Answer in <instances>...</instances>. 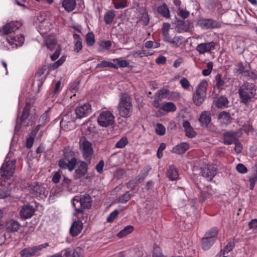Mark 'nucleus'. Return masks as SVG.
I'll use <instances>...</instances> for the list:
<instances>
[{"mask_svg": "<svg viewBox=\"0 0 257 257\" xmlns=\"http://www.w3.org/2000/svg\"><path fill=\"white\" fill-rule=\"evenodd\" d=\"M234 247V243L231 242H228L224 248L223 254L225 253H228L231 251Z\"/></svg>", "mask_w": 257, "mask_h": 257, "instance_id": "0e129e2a", "label": "nucleus"}, {"mask_svg": "<svg viewBox=\"0 0 257 257\" xmlns=\"http://www.w3.org/2000/svg\"><path fill=\"white\" fill-rule=\"evenodd\" d=\"M207 86L208 83L205 80H202L197 86L193 95V101L195 105L200 106L205 99Z\"/></svg>", "mask_w": 257, "mask_h": 257, "instance_id": "39448f33", "label": "nucleus"}, {"mask_svg": "<svg viewBox=\"0 0 257 257\" xmlns=\"http://www.w3.org/2000/svg\"><path fill=\"white\" fill-rule=\"evenodd\" d=\"M113 61L117 63L120 67H125L128 66V62L125 60H120L118 59H113Z\"/></svg>", "mask_w": 257, "mask_h": 257, "instance_id": "13d9d810", "label": "nucleus"}, {"mask_svg": "<svg viewBox=\"0 0 257 257\" xmlns=\"http://www.w3.org/2000/svg\"><path fill=\"white\" fill-rule=\"evenodd\" d=\"M215 241V239L211 237H204L201 241L202 248L204 250H208L212 246Z\"/></svg>", "mask_w": 257, "mask_h": 257, "instance_id": "c85d7f7f", "label": "nucleus"}, {"mask_svg": "<svg viewBox=\"0 0 257 257\" xmlns=\"http://www.w3.org/2000/svg\"><path fill=\"white\" fill-rule=\"evenodd\" d=\"M114 116L110 111H103L98 116L97 122L100 126L107 127L114 123Z\"/></svg>", "mask_w": 257, "mask_h": 257, "instance_id": "6e6552de", "label": "nucleus"}, {"mask_svg": "<svg viewBox=\"0 0 257 257\" xmlns=\"http://www.w3.org/2000/svg\"><path fill=\"white\" fill-rule=\"evenodd\" d=\"M171 25L169 23H164L163 24L162 33L163 36L164 41H169V30L170 29Z\"/></svg>", "mask_w": 257, "mask_h": 257, "instance_id": "c9c22d12", "label": "nucleus"}, {"mask_svg": "<svg viewBox=\"0 0 257 257\" xmlns=\"http://www.w3.org/2000/svg\"><path fill=\"white\" fill-rule=\"evenodd\" d=\"M151 169V168L149 166L144 167L142 170L141 173L132 181L133 183L135 185L141 183L147 176Z\"/></svg>", "mask_w": 257, "mask_h": 257, "instance_id": "4be33fe9", "label": "nucleus"}, {"mask_svg": "<svg viewBox=\"0 0 257 257\" xmlns=\"http://www.w3.org/2000/svg\"><path fill=\"white\" fill-rule=\"evenodd\" d=\"M76 119V117H72L71 114L68 113L63 116L61 121V123L64 124L65 123L74 122Z\"/></svg>", "mask_w": 257, "mask_h": 257, "instance_id": "49530a36", "label": "nucleus"}, {"mask_svg": "<svg viewBox=\"0 0 257 257\" xmlns=\"http://www.w3.org/2000/svg\"><path fill=\"white\" fill-rule=\"evenodd\" d=\"M237 69L236 72L239 74H242L244 72H246L248 76L251 77L252 79H255L257 77V75L251 71H245L244 65L242 63H239L236 65Z\"/></svg>", "mask_w": 257, "mask_h": 257, "instance_id": "c756f323", "label": "nucleus"}, {"mask_svg": "<svg viewBox=\"0 0 257 257\" xmlns=\"http://www.w3.org/2000/svg\"><path fill=\"white\" fill-rule=\"evenodd\" d=\"M191 23L190 21H182L179 22L176 26V29L179 33L187 32L190 29Z\"/></svg>", "mask_w": 257, "mask_h": 257, "instance_id": "b1692460", "label": "nucleus"}, {"mask_svg": "<svg viewBox=\"0 0 257 257\" xmlns=\"http://www.w3.org/2000/svg\"><path fill=\"white\" fill-rule=\"evenodd\" d=\"M215 43L211 42L208 43H201L198 44L196 47V50L201 54L209 52L215 48Z\"/></svg>", "mask_w": 257, "mask_h": 257, "instance_id": "dca6fc26", "label": "nucleus"}, {"mask_svg": "<svg viewBox=\"0 0 257 257\" xmlns=\"http://www.w3.org/2000/svg\"><path fill=\"white\" fill-rule=\"evenodd\" d=\"M213 66V63L212 62H209L207 64V69H204L202 74L204 76H208L211 72Z\"/></svg>", "mask_w": 257, "mask_h": 257, "instance_id": "a18cd8bd", "label": "nucleus"}, {"mask_svg": "<svg viewBox=\"0 0 257 257\" xmlns=\"http://www.w3.org/2000/svg\"><path fill=\"white\" fill-rule=\"evenodd\" d=\"M91 111V105L88 103L78 106L75 109L76 118H82L86 117Z\"/></svg>", "mask_w": 257, "mask_h": 257, "instance_id": "ddd939ff", "label": "nucleus"}, {"mask_svg": "<svg viewBox=\"0 0 257 257\" xmlns=\"http://www.w3.org/2000/svg\"><path fill=\"white\" fill-rule=\"evenodd\" d=\"M79 149L82 153V156L85 160L90 163L92 156L93 154V150L92 144L90 143L85 137H81L79 142Z\"/></svg>", "mask_w": 257, "mask_h": 257, "instance_id": "423d86ee", "label": "nucleus"}, {"mask_svg": "<svg viewBox=\"0 0 257 257\" xmlns=\"http://www.w3.org/2000/svg\"><path fill=\"white\" fill-rule=\"evenodd\" d=\"M169 41H165L172 44L173 47H178L183 42V37L181 36H175L173 38L169 37Z\"/></svg>", "mask_w": 257, "mask_h": 257, "instance_id": "473e14b6", "label": "nucleus"}, {"mask_svg": "<svg viewBox=\"0 0 257 257\" xmlns=\"http://www.w3.org/2000/svg\"><path fill=\"white\" fill-rule=\"evenodd\" d=\"M211 120V113L209 111H204L200 114L198 118L202 126L207 127Z\"/></svg>", "mask_w": 257, "mask_h": 257, "instance_id": "a211bd4d", "label": "nucleus"}, {"mask_svg": "<svg viewBox=\"0 0 257 257\" xmlns=\"http://www.w3.org/2000/svg\"><path fill=\"white\" fill-rule=\"evenodd\" d=\"M83 227V223L80 220L74 221L71 226L70 229V234L75 236L78 235L81 232Z\"/></svg>", "mask_w": 257, "mask_h": 257, "instance_id": "aec40b11", "label": "nucleus"}, {"mask_svg": "<svg viewBox=\"0 0 257 257\" xmlns=\"http://www.w3.org/2000/svg\"><path fill=\"white\" fill-rule=\"evenodd\" d=\"M21 226L20 223L14 219L8 220L6 223V229L8 232H15L18 231Z\"/></svg>", "mask_w": 257, "mask_h": 257, "instance_id": "6ab92c4d", "label": "nucleus"}, {"mask_svg": "<svg viewBox=\"0 0 257 257\" xmlns=\"http://www.w3.org/2000/svg\"><path fill=\"white\" fill-rule=\"evenodd\" d=\"M118 214V211L115 210L111 212L107 217L106 220L108 222H112Z\"/></svg>", "mask_w": 257, "mask_h": 257, "instance_id": "5fc2aeb1", "label": "nucleus"}, {"mask_svg": "<svg viewBox=\"0 0 257 257\" xmlns=\"http://www.w3.org/2000/svg\"><path fill=\"white\" fill-rule=\"evenodd\" d=\"M39 27L40 29V33L41 34H45L47 33L50 30L51 24L49 22V20H48L40 24L39 25Z\"/></svg>", "mask_w": 257, "mask_h": 257, "instance_id": "7c9ffc66", "label": "nucleus"}, {"mask_svg": "<svg viewBox=\"0 0 257 257\" xmlns=\"http://www.w3.org/2000/svg\"><path fill=\"white\" fill-rule=\"evenodd\" d=\"M225 79L220 74H217L215 77V86L219 90L224 89L227 87Z\"/></svg>", "mask_w": 257, "mask_h": 257, "instance_id": "412c9836", "label": "nucleus"}, {"mask_svg": "<svg viewBox=\"0 0 257 257\" xmlns=\"http://www.w3.org/2000/svg\"><path fill=\"white\" fill-rule=\"evenodd\" d=\"M134 230V227L132 225H128L125 227L122 230L120 231L117 234L119 238H122L128 234L131 233Z\"/></svg>", "mask_w": 257, "mask_h": 257, "instance_id": "4c0bfd02", "label": "nucleus"}, {"mask_svg": "<svg viewBox=\"0 0 257 257\" xmlns=\"http://www.w3.org/2000/svg\"><path fill=\"white\" fill-rule=\"evenodd\" d=\"M177 14L182 19H185L189 17L190 13L186 10H183L180 7H179L178 8Z\"/></svg>", "mask_w": 257, "mask_h": 257, "instance_id": "8fccbe9b", "label": "nucleus"}, {"mask_svg": "<svg viewBox=\"0 0 257 257\" xmlns=\"http://www.w3.org/2000/svg\"><path fill=\"white\" fill-rule=\"evenodd\" d=\"M30 192L36 196L45 195L46 189L43 185L36 183L30 187Z\"/></svg>", "mask_w": 257, "mask_h": 257, "instance_id": "f3484780", "label": "nucleus"}, {"mask_svg": "<svg viewBox=\"0 0 257 257\" xmlns=\"http://www.w3.org/2000/svg\"><path fill=\"white\" fill-rule=\"evenodd\" d=\"M155 132L158 135L163 136L166 133V128L162 124L158 123L156 125Z\"/></svg>", "mask_w": 257, "mask_h": 257, "instance_id": "37998d69", "label": "nucleus"}, {"mask_svg": "<svg viewBox=\"0 0 257 257\" xmlns=\"http://www.w3.org/2000/svg\"><path fill=\"white\" fill-rule=\"evenodd\" d=\"M16 160L5 161L0 168V178L9 179L14 175L15 170ZM0 187V190H2Z\"/></svg>", "mask_w": 257, "mask_h": 257, "instance_id": "0eeeda50", "label": "nucleus"}, {"mask_svg": "<svg viewBox=\"0 0 257 257\" xmlns=\"http://www.w3.org/2000/svg\"><path fill=\"white\" fill-rule=\"evenodd\" d=\"M185 132L186 133V136L190 138H192L196 135V133L194 131V129L192 127L185 130Z\"/></svg>", "mask_w": 257, "mask_h": 257, "instance_id": "680f3d73", "label": "nucleus"}, {"mask_svg": "<svg viewBox=\"0 0 257 257\" xmlns=\"http://www.w3.org/2000/svg\"><path fill=\"white\" fill-rule=\"evenodd\" d=\"M253 173L249 178V188L252 190L254 187L257 181V166H255L253 168Z\"/></svg>", "mask_w": 257, "mask_h": 257, "instance_id": "72a5a7b5", "label": "nucleus"}, {"mask_svg": "<svg viewBox=\"0 0 257 257\" xmlns=\"http://www.w3.org/2000/svg\"><path fill=\"white\" fill-rule=\"evenodd\" d=\"M116 9H123L126 7L127 0H112Z\"/></svg>", "mask_w": 257, "mask_h": 257, "instance_id": "ea45409f", "label": "nucleus"}, {"mask_svg": "<svg viewBox=\"0 0 257 257\" xmlns=\"http://www.w3.org/2000/svg\"><path fill=\"white\" fill-rule=\"evenodd\" d=\"M34 136H31L27 139L26 141V147L30 149L33 146L34 141Z\"/></svg>", "mask_w": 257, "mask_h": 257, "instance_id": "69168bd1", "label": "nucleus"}, {"mask_svg": "<svg viewBox=\"0 0 257 257\" xmlns=\"http://www.w3.org/2000/svg\"><path fill=\"white\" fill-rule=\"evenodd\" d=\"M153 257H164L159 246H155L154 248Z\"/></svg>", "mask_w": 257, "mask_h": 257, "instance_id": "bf43d9fd", "label": "nucleus"}, {"mask_svg": "<svg viewBox=\"0 0 257 257\" xmlns=\"http://www.w3.org/2000/svg\"><path fill=\"white\" fill-rule=\"evenodd\" d=\"M189 147L187 143H182L174 147L172 151L177 154H183L189 149Z\"/></svg>", "mask_w": 257, "mask_h": 257, "instance_id": "a878e982", "label": "nucleus"}, {"mask_svg": "<svg viewBox=\"0 0 257 257\" xmlns=\"http://www.w3.org/2000/svg\"><path fill=\"white\" fill-rule=\"evenodd\" d=\"M197 25L205 30L218 28L220 27L219 23L212 19H201L198 21Z\"/></svg>", "mask_w": 257, "mask_h": 257, "instance_id": "f8f14e48", "label": "nucleus"}, {"mask_svg": "<svg viewBox=\"0 0 257 257\" xmlns=\"http://www.w3.org/2000/svg\"><path fill=\"white\" fill-rule=\"evenodd\" d=\"M167 175L170 180L175 181L178 178V173L174 165H171L167 170Z\"/></svg>", "mask_w": 257, "mask_h": 257, "instance_id": "393cba45", "label": "nucleus"}, {"mask_svg": "<svg viewBox=\"0 0 257 257\" xmlns=\"http://www.w3.org/2000/svg\"><path fill=\"white\" fill-rule=\"evenodd\" d=\"M82 250L80 248H76L71 254V257H81Z\"/></svg>", "mask_w": 257, "mask_h": 257, "instance_id": "338daca9", "label": "nucleus"}, {"mask_svg": "<svg viewBox=\"0 0 257 257\" xmlns=\"http://www.w3.org/2000/svg\"><path fill=\"white\" fill-rule=\"evenodd\" d=\"M170 91L167 89L163 88L158 90L155 95L156 98L162 99L165 98L170 94Z\"/></svg>", "mask_w": 257, "mask_h": 257, "instance_id": "e433bc0d", "label": "nucleus"}, {"mask_svg": "<svg viewBox=\"0 0 257 257\" xmlns=\"http://www.w3.org/2000/svg\"><path fill=\"white\" fill-rule=\"evenodd\" d=\"M65 60L64 58L61 57L57 61L55 62L50 66V69L54 70L57 69L64 62Z\"/></svg>", "mask_w": 257, "mask_h": 257, "instance_id": "603ef678", "label": "nucleus"}, {"mask_svg": "<svg viewBox=\"0 0 257 257\" xmlns=\"http://www.w3.org/2000/svg\"><path fill=\"white\" fill-rule=\"evenodd\" d=\"M217 234L218 230L217 228L215 227H213L206 232L204 237H207L208 238L211 237L213 239H215V240L217 236Z\"/></svg>", "mask_w": 257, "mask_h": 257, "instance_id": "a19ab883", "label": "nucleus"}, {"mask_svg": "<svg viewBox=\"0 0 257 257\" xmlns=\"http://www.w3.org/2000/svg\"><path fill=\"white\" fill-rule=\"evenodd\" d=\"M63 152L64 158L59 160L58 166L62 169H67L70 172H72L75 168L77 163L76 157L78 152L68 146L64 148Z\"/></svg>", "mask_w": 257, "mask_h": 257, "instance_id": "f257e3e1", "label": "nucleus"}, {"mask_svg": "<svg viewBox=\"0 0 257 257\" xmlns=\"http://www.w3.org/2000/svg\"><path fill=\"white\" fill-rule=\"evenodd\" d=\"M161 109L167 112L174 111L176 109V107L173 102H164L161 104Z\"/></svg>", "mask_w": 257, "mask_h": 257, "instance_id": "f704fd0d", "label": "nucleus"}, {"mask_svg": "<svg viewBox=\"0 0 257 257\" xmlns=\"http://www.w3.org/2000/svg\"><path fill=\"white\" fill-rule=\"evenodd\" d=\"M71 202L75 210L74 215L77 216L78 219H80L84 214V209H89L92 204L91 197L88 194L75 196Z\"/></svg>", "mask_w": 257, "mask_h": 257, "instance_id": "f03ea898", "label": "nucleus"}, {"mask_svg": "<svg viewBox=\"0 0 257 257\" xmlns=\"http://www.w3.org/2000/svg\"><path fill=\"white\" fill-rule=\"evenodd\" d=\"M75 173L73 176L74 180H78L84 177L88 171V164L83 161H77L75 166Z\"/></svg>", "mask_w": 257, "mask_h": 257, "instance_id": "9d476101", "label": "nucleus"}, {"mask_svg": "<svg viewBox=\"0 0 257 257\" xmlns=\"http://www.w3.org/2000/svg\"><path fill=\"white\" fill-rule=\"evenodd\" d=\"M21 25L18 22H11L7 23L0 29V35H6L15 33Z\"/></svg>", "mask_w": 257, "mask_h": 257, "instance_id": "9b49d317", "label": "nucleus"}, {"mask_svg": "<svg viewBox=\"0 0 257 257\" xmlns=\"http://www.w3.org/2000/svg\"><path fill=\"white\" fill-rule=\"evenodd\" d=\"M61 176V171L59 170L55 172L53 176L52 181L53 183L57 184L59 182Z\"/></svg>", "mask_w": 257, "mask_h": 257, "instance_id": "6e6d98bb", "label": "nucleus"}, {"mask_svg": "<svg viewBox=\"0 0 257 257\" xmlns=\"http://www.w3.org/2000/svg\"><path fill=\"white\" fill-rule=\"evenodd\" d=\"M228 103V100L226 97L221 96L219 97L215 102V106L218 108H221L225 106Z\"/></svg>", "mask_w": 257, "mask_h": 257, "instance_id": "79ce46f5", "label": "nucleus"}, {"mask_svg": "<svg viewBox=\"0 0 257 257\" xmlns=\"http://www.w3.org/2000/svg\"><path fill=\"white\" fill-rule=\"evenodd\" d=\"M218 119L221 123L228 124L231 122V117L230 113L223 111L218 114Z\"/></svg>", "mask_w": 257, "mask_h": 257, "instance_id": "5701e85b", "label": "nucleus"}, {"mask_svg": "<svg viewBox=\"0 0 257 257\" xmlns=\"http://www.w3.org/2000/svg\"><path fill=\"white\" fill-rule=\"evenodd\" d=\"M128 143V140L126 137H122L115 144L117 148H123Z\"/></svg>", "mask_w": 257, "mask_h": 257, "instance_id": "de8ad7c7", "label": "nucleus"}, {"mask_svg": "<svg viewBox=\"0 0 257 257\" xmlns=\"http://www.w3.org/2000/svg\"><path fill=\"white\" fill-rule=\"evenodd\" d=\"M86 44L89 46H92L95 42L94 36L93 33H88L86 35Z\"/></svg>", "mask_w": 257, "mask_h": 257, "instance_id": "c03bdc74", "label": "nucleus"}, {"mask_svg": "<svg viewBox=\"0 0 257 257\" xmlns=\"http://www.w3.org/2000/svg\"><path fill=\"white\" fill-rule=\"evenodd\" d=\"M103 167L104 162L103 160H100L99 162V163L96 165L95 168L98 173H101L103 171Z\"/></svg>", "mask_w": 257, "mask_h": 257, "instance_id": "774afa93", "label": "nucleus"}, {"mask_svg": "<svg viewBox=\"0 0 257 257\" xmlns=\"http://www.w3.org/2000/svg\"><path fill=\"white\" fill-rule=\"evenodd\" d=\"M256 89L254 84L245 82L238 89L239 98L244 104H247L256 94Z\"/></svg>", "mask_w": 257, "mask_h": 257, "instance_id": "20e7f679", "label": "nucleus"}, {"mask_svg": "<svg viewBox=\"0 0 257 257\" xmlns=\"http://www.w3.org/2000/svg\"><path fill=\"white\" fill-rule=\"evenodd\" d=\"M180 84L185 89L188 90L190 86L189 81L185 77H183L180 80Z\"/></svg>", "mask_w": 257, "mask_h": 257, "instance_id": "864d4df0", "label": "nucleus"}, {"mask_svg": "<svg viewBox=\"0 0 257 257\" xmlns=\"http://www.w3.org/2000/svg\"><path fill=\"white\" fill-rule=\"evenodd\" d=\"M56 43V40L54 38H49L46 40V44L47 46V48L51 50H52L54 48Z\"/></svg>", "mask_w": 257, "mask_h": 257, "instance_id": "09e8293b", "label": "nucleus"}, {"mask_svg": "<svg viewBox=\"0 0 257 257\" xmlns=\"http://www.w3.org/2000/svg\"><path fill=\"white\" fill-rule=\"evenodd\" d=\"M35 211L33 206L26 204L22 206L20 211V214L22 219H27L31 218L34 215Z\"/></svg>", "mask_w": 257, "mask_h": 257, "instance_id": "4468645a", "label": "nucleus"}, {"mask_svg": "<svg viewBox=\"0 0 257 257\" xmlns=\"http://www.w3.org/2000/svg\"><path fill=\"white\" fill-rule=\"evenodd\" d=\"M236 170L240 173L244 174L247 172V168L242 164H238L236 167Z\"/></svg>", "mask_w": 257, "mask_h": 257, "instance_id": "052dcab7", "label": "nucleus"}, {"mask_svg": "<svg viewBox=\"0 0 257 257\" xmlns=\"http://www.w3.org/2000/svg\"><path fill=\"white\" fill-rule=\"evenodd\" d=\"M48 242L32 247H28L23 249L20 254L21 257H32L39 253V252L44 248L49 246Z\"/></svg>", "mask_w": 257, "mask_h": 257, "instance_id": "1a4fd4ad", "label": "nucleus"}, {"mask_svg": "<svg viewBox=\"0 0 257 257\" xmlns=\"http://www.w3.org/2000/svg\"><path fill=\"white\" fill-rule=\"evenodd\" d=\"M115 17V13L113 10L107 12L104 16V21L106 24L109 25L112 23Z\"/></svg>", "mask_w": 257, "mask_h": 257, "instance_id": "2f4dec72", "label": "nucleus"}, {"mask_svg": "<svg viewBox=\"0 0 257 257\" xmlns=\"http://www.w3.org/2000/svg\"><path fill=\"white\" fill-rule=\"evenodd\" d=\"M166 148V144L165 143H161L158 148L157 151V157L158 158L160 159L162 157L163 154L162 152Z\"/></svg>", "mask_w": 257, "mask_h": 257, "instance_id": "e2e57ef3", "label": "nucleus"}, {"mask_svg": "<svg viewBox=\"0 0 257 257\" xmlns=\"http://www.w3.org/2000/svg\"><path fill=\"white\" fill-rule=\"evenodd\" d=\"M157 12L160 15L165 18L169 19L170 18V11L165 3L157 8Z\"/></svg>", "mask_w": 257, "mask_h": 257, "instance_id": "bb28decb", "label": "nucleus"}, {"mask_svg": "<svg viewBox=\"0 0 257 257\" xmlns=\"http://www.w3.org/2000/svg\"><path fill=\"white\" fill-rule=\"evenodd\" d=\"M131 197V195L128 192H126L122 196L118 198V202L121 203H126Z\"/></svg>", "mask_w": 257, "mask_h": 257, "instance_id": "3c124183", "label": "nucleus"}, {"mask_svg": "<svg viewBox=\"0 0 257 257\" xmlns=\"http://www.w3.org/2000/svg\"><path fill=\"white\" fill-rule=\"evenodd\" d=\"M76 6L75 0H63L62 7L67 12H72L74 10Z\"/></svg>", "mask_w": 257, "mask_h": 257, "instance_id": "cd10ccee", "label": "nucleus"}, {"mask_svg": "<svg viewBox=\"0 0 257 257\" xmlns=\"http://www.w3.org/2000/svg\"><path fill=\"white\" fill-rule=\"evenodd\" d=\"M201 173L202 176L206 178L208 181H211L216 175V171L214 167L208 165L202 168Z\"/></svg>", "mask_w": 257, "mask_h": 257, "instance_id": "2eb2a0df", "label": "nucleus"}, {"mask_svg": "<svg viewBox=\"0 0 257 257\" xmlns=\"http://www.w3.org/2000/svg\"><path fill=\"white\" fill-rule=\"evenodd\" d=\"M30 103L27 102L22 111V114L20 118L21 122L25 121L28 118L30 114Z\"/></svg>", "mask_w": 257, "mask_h": 257, "instance_id": "58836bf2", "label": "nucleus"}, {"mask_svg": "<svg viewBox=\"0 0 257 257\" xmlns=\"http://www.w3.org/2000/svg\"><path fill=\"white\" fill-rule=\"evenodd\" d=\"M119 115L125 118L129 117L133 111L132 99L127 93H121L117 106Z\"/></svg>", "mask_w": 257, "mask_h": 257, "instance_id": "7ed1b4c3", "label": "nucleus"}, {"mask_svg": "<svg viewBox=\"0 0 257 257\" xmlns=\"http://www.w3.org/2000/svg\"><path fill=\"white\" fill-rule=\"evenodd\" d=\"M48 121V114L47 112L44 113L39 118V122L40 125H44Z\"/></svg>", "mask_w": 257, "mask_h": 257, "instance_id": "4d7b16f0", "label": "nucleus"}]
</instances>
